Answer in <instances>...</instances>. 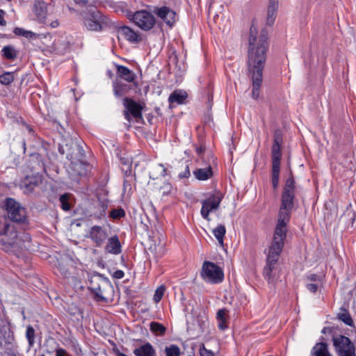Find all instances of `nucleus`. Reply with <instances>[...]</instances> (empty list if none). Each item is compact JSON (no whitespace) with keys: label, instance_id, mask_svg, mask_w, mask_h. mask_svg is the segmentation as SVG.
Instances as JSON below:
<instances>
[{"label":"nucleus","instance_id":"79ce46f5","mask_svg":"<svg viewBox=\"0 0 356 356\" xmlns=\"http://www.w3.org/2000/svg\"><path fill=\"white\" fill-rule=\"evenodd\" d=\"M319 284H321V283H309L307 284V289L312 293H316L318 289Z\"/></svg>","mask_w":356,"mask_h":356},{"label":"nucleus","instance_id":"423d86ee","mask_svg":"<svg viewBox=\"0 0 356 356\" xmlns=\"http://www.w3.org/2000/svg\"><path fill=\"white\" fill-rule=\"evenodd\" d=\"M89 288L98 300H105L107 299L106 291L111 289V285L107 278L98 274L91 277Z\"/></svg>","mask_w":356,"mask_h":356},{"label":"nucleus","instance_id":"9b49d317","mask_svg":"<svg viewBox=\"0 0 356 356\" xmlns=\"http://www.w3.org/2000/svg\"><path fill=\"white\" fill-rule=\"evenodd\" d=\"M283 142L282 133L280 129L275 131L273 134V144L272 146V167L280 168L282 157L281 146Z\"/></svg>","mask_w":356,"mask_h":356},{"label":"nucleus","instance_id":"4c0bfd02","mask_svg":"<svg viewBox=\"0 0 356 356\" xmlns=\"http://www.w3.org/2000/svg\"><path fill=\"white\" fill-rule=\"evenodd\" d=\"M68 198L69 195L67 194H63L60 197L59 200L61 203V207L64 211H68L70 209Z\"/></svg>","mask_w":356,"mask_h":356},{"label":"nucleus","instance_id":"f3484780","mask_svg":"<svg viewBox=\"0 0 356 356\" xmlns=\"http://www.w3.org/2000/svg\"><path fill=\"white\" fill-rule=\"evenodd\" d=\"M116 69L117 76L115 79H120L121 81L124 80L128 83L134 82L136 74L133 71L120 65H116Z\"/></svg>","mask_w":356,"mask_h":356},{"label":"nucleus","instance_id":"7ed1b4c3","mask_svg":"<svg viewBox=\"0 0 356 356\" xmlns=\"http://www.w3.org/2000/svg\"><path fill=\"white\" fill-rule=\"evenodd\" d=\"M121 11L126 14V16L132 20L138 27L144 31H149L155 24L154 16L147 10H139L132 13L126 8V4L120 3L117 5L116 12Z\"/></svg>","mask_w":356,"mask_h":356},{"label":"nucleus","instance_id":"5701e85b","mask_svg":"<svg viewBox=\"0 0 356 356\" xmlns=\"http://www.w3.org/2000/svg\"><path fill=\"white\" fill-rule=\"evenodd\" d=\"M119 33L132 42H138L140 40V36L135 31L127 26L122 27L119 30Z\"/></svg>","mask_w":356,"mask_h":356},{"label":"nucleus","instance_id":"c85d7f7f","mask_svg":"<svg viewBox=\"0 0 356 356\" xmlns=\"http://www.w3.org/2000/svg\"><path fill=\"white\" fill-rule=\"evenodd\" d=\"M214 236L217 239L219 245L222 247L224 245V236L226 233L225 227L222 225H218L212 231Z\"/></svg>","mask_w":356,"mask_h":356},{"label":"nucleus","instance_id":"13d9d810","mask_svg":"<svg viewBox=\"0 0 356 356\" xmlns=\"http://www.w3.org/2000/svg\"><path fill=\"white\" fill-rule=\"evenodd\" d=\"M63 273L64 274V275H65V277H67V273Z\"/></svg>","mask_w":356,"mask_h":356},{"label":"nucleus","instance_id":"b1692460","mask_svg":"<svg viewBox=\"0 0 356 356\" xmlns=\"http://www.w3.org/2000/svg\"><path fill=\"white\" fill-rule=\"evenodd\" d=\"M193 175L197 179L204 181L212 177V168L211 166H209L205 168H198L194 170Z\"/></svg>","mask_w":356,"mask_h":356},{"label":"nucleus","instance_id":"2f4dec72","mask_svg":"<svg viewBox=\"0 0 356 356\" xmlns=\"http://www.w3.org/2000/svg\"><path fill=\"white\" fill-rule=\"evenodd\" d=\"M152 172H150V178L155 179L158 176H165V168L162 164H159L155 165Z\"/></svg>","mask_w":356,"mask_h":356},{"label":"nucleus","instance_id":"a19ab883","mask_svg":"<svg viewBox=\"0 0 356 356\" xmlns=\"http://www.w3.org/2000/svg\"><path fill=\"white\" fill-rule=\"evenodd\" d=\"M200 356H214V353L211 350H208L202 345L200 348Z\"/></svg>","mask_w":356,"mask_h":356},{"label":"nucleus","instance_id":"c756f323","mask_svg":"<svg viewBox=\"0 0 356 356\" xmlns=\"http://www.w3.org/2000/svg\"><path fill=\"white\" fill-rule=\"evenodd\" d=\"M149 330L152 333L157 336H163L166 332V328L161 323L158 322H151Z\"/></svg>","mask_w":356,"mask_h":356},{"label":"nucleus","instance_id":"4be33fe9","mask_svg":"<svg viewBox=\"0 0 356 356\" xmlns=\"http://www.w3.org/2000/svg\"><path fill=\"white\" fill-rule=\"evenodd\" d=\"M134 353L136 356H154L155 350L149 343H146L136 348Z\"/></svg>","mask_w":356,"mask_h":356},{"label":"nucleus","instance_id":"bf43d9fd","mask_svg":"<svg viewBox=\"0 0 356 356\" xmlns=\"http://www.w3.org/2000/svg\"><path fill=\"white\" fill-rule=\"evenodd\" d=\"M6 1L10 2V1H11L12 0H6Z\"/></svg>","mask_w":356,"mask_h":356},{"label":"nucleus","instance_id":"4468645a","mask_svg":"<svg viewBox=\"0 0 356 356\" xmlns=\"http://www.w3.org/2000/svg\"><path fill=\"white\" fill-rule=\"evenodd\" d=\"M17 238V233L14 225L6 224L3 232H1V245L3 246L2 249L8 250L9 246H13L15 244Z\"/></svg>","mask_w":356,"mask_h":356},{"label":"nucleus","instance_id":"3c124183","mask_svg":"<svg viewBox=\"0 0 356 356\" xmlns=\"http://www.w3.org/2000/svg\"><path fill=\"white\" fill-rule=\"evenodd\" d=\"M59 23L57 20L54 21V22H52L51 23V26L53 27V28H56L58 26Z\"/></svg>","mask_w":356,"mask_h":356},{"label":"nucleus","instance_id":"9d476101","mask_svg":"<svg viewBox=\"0 0 356 356\" xmlns=\"http://www.w3.org/2000/svg\"><path fill=\"white\" fill-rule=\"evenodd\" d=\"M223 198V195L219 191L211 195L202 202L201 215L207 220L209 221V213L216 211Z\"/></svg>","mask_w":356,"mask_h":356},{"label":"nucleus","instance_id":"ea45409f","mask_svg":"<svg viewBox=\"0 0 356 356\" xmlns=\"http://www.w3.org/2000/svg\"><path fill=\"white\" fill-rule=\"evenodd\" d=\"M125 213L122 209H113L111 211L110 216L113 219L120 218L124 216Z\"/></svg>","mask_w":356,"mask_h":356},{"label":"nucleus","instance_id":"5fc2aeb1","mask_svg":"<svg viewBox=\"0 0 356 356\" xmlns=\"http://www.w3.org/2000/svg\"><path fill=\"white\" fill-rule=\"evenodd\" d=\"M47 352L49 354L53 353V350H51V349H49V350H47Z\"/></svg>","mask_w":356,"mask_h":356},{"label":"nucleus","instance_id":"393cba45","mask_svg":"<svg viewBox=\"0 0 356 356\" xmlns=\"http://www.w3.org/2000/svg\"><path fill=\"white\" fill-rule=\"evenodd\" d=\"M312 356H332L327 348L325 343H317L312 351Z\"/></svg>","mask_w":356,"mask_h":356},{"label":"nucleus","instance_id":"a878e982","mask_svg":"<svg viewBox=\"0 0 356 356\" xmlns=\"http://www.w3.org/2000/svg\"><path fill=\"white\" fill-rule=\"evenodd\" d=\"M1 51L3 52V57L10 60H15L19 54V51L13 45L3 47Z\"/></svg>","mask_w":356,"mask_h":356},{"label":"nucleus","instance_id":"aec40b11","mask_svg":"<svg viewBox=\"0 0 356 356\" xmlns=\"http://www.w3.org/2000/svg\"><path fill=\"white\" fill-rule=\"evenodd\" d=\"M33 12L39 21L42 23H45L47 17V6L42 0L35 1Z\"/></svg>","mask_w":356,"mask_h":356},{"label":"nucleus","instance_id":"7c9ffc66","mask_svg":"<svg viewBox=\"0 0 356 356\" xmlns=\"http://www.w3.org/2000/svg\"><path fill=\"white\" fill-rule=\"evenodd\" d=\"M338 318L348 325H353V321L348 310L341 308L340 312L338 314Z\"/></svg>","mask_w":356,"mask_h":356},{"label":"nucleus","instance_id":"bb28decb","mask_svg":"<svg viewBox=\"0 0 356 356\" xmlns=\"http://www.w3.org/2000/svg\"><path fill=\"white\" fill-rule=\"evenodd\" d=\"M187 94L182 90H175L169 97V102L170 103H177L178 104H182L186 99Z\"/></svg>","mask_w":356,"mask_h":356},{"label":"nucleus","instance_id":"ddd939ff","mask_svg":"<svg viewBox=\"0 0 356 356\" xmlns=\"http://www.w3.org/2000/svg\"><path fill=\"white\" fill-rule=\"evenodd\" d=\"M123 104L126 108L124 115L128 121H130V115L136 120L142 118L143 106L140 104L128 97L124 99Z\"/></svg>","mask_w":356,"mask_h":356},{"label":"nucleus","instance_id":"a211bd4d","mask_svg":"<svg viewBox=\"0 0 356 356\" xmlns=\"http://www.w3.org/2000/svg\"><path fill=\"white\" fill-rule=\"evenodd\" d=\"M107 239L108 242L104 248L105 252L113 254H120L121 252V244L118 236L108 237Z\"/></svg>","mask_w":356,"mask_h":356},{"label":"nucleus","instance_id":"de8ad7c7","mask_svg":"<svg viewBox=\"0 0 356 356\" xmlns=\"http://www.w3.org/2000/svg\"><path fill=\"white\" fill-rule=\"evenodd\" d=\"M24 32H25V30L23 29H21V28H15V30H14V33L16 35H18L24 36Z\"/></svg>","mask_w":356,"mask_h":356},{"label":"nucleus","instance_id":"473e14b6","mask_svg":"<svg viewBox=\"0 0 356 356\" xmlns=\"http://www.w3.org/2000/svg\"><path fill=\"white\" fill-rule=\"evenodd\" d=\"M166 356H179L180 349L177 345H170L165 348Z\"/></svg>","mask_w":356,"mask_h":356},{"label":"nucleus","instance_id":"49530a36","mask_svg":"<svg viewBox=\"0 0 356 356\" xmlns=\"http://www.w3.org/2000/svg\"><path fill=\"white\" fill-rule=\"evenodd\" d=\"M124 276V273L121 270H118L114 272L113 273V277L116 279H122Z\"/></svg>","mask_w":356,"mask_h":356},{"label":"nucleus","instance_id":"6e6d98bb","mask_svg":"<svg viewBox=\"0 0 356 356\" xmlns=\"http://www.w3.org/2000/svg\"><path fill=\"white\" fill-rule=\"evenodd\" d=\"M47 352L49 354L53 353V350H51V349H49V350H47Z\"/></svg>","mask_w":356,"mask_h":356},{"label":"nucleus","instance_id":"dca6fc26","mask_svg":"<svg viewBox=\"0 0 356 356\" xmlns=\"http://www.w3.org/2000/svg\"><path fill=\"white\" fill-rule=\"evenodd\" d=\"M154 13L170 26H172L176 22V13L167 6L156 8Z\"/></svg>","mask_w":356,"mask_h":356},{"label":"nucleus","instance_id":"20e7f679","mask_svg":"<svg viewBox=\"0 0 356 356\" xmlns=\"http://www.w3.org/2000/svg\"><path fill=\"white\" fill-rule=\"evenodd\" d=\"M110 23L109 18L97 10H89L83 15V24L90 31H101Z\"/></svg>","mask_w":356,"mask_h":356},{"label":"nucleus","instance_id":"4d7b16f0","mask_svg":"<svg viewBox=\"0 0 356 356\" xmlns=\"http://www.w3.org/2000/svg\"><path fill=\"white\" fill-rule=\"evenodd\" d=\"M325 330H326V328L325 327V328H323V331H322V332H323V333H325Z\"/></svg>","mask_w":356,"mask_h":356},{"label":"nucleus","instance_id":"58836bf2","mask_svg":"<svg viewBox=\"0 0 356 356\" xmlns=\"http://www.w3.org/2000/svg\"><path fill=\"white\" fill-rule=\"evenodd\" d=\"M165 291V288L164 286H160L156 289L155 293L154 295V300L155 301V302H159L161 300Z\"/></svg>","mask_w":356,"mask_h":356},{"label":"nucleus","instance_id":"6ab92c4d","mask_svg":"<svg viewBox=\"0 0 356 356\" xmlns=\"http://www.w3.org/2000/svg\"><path fill=\"white\" fill-rule=\"evenodd\" d=\"M113 88L114 95L116 97H120L127 94L131 87L128 83H123L122 81L115 79L113 82Z\"/></svg>","mask_w":356,"mask_h":356},{"label":"nucleus","instance_id":"cd10ccee","mask_svg":"<svg viewBox=\"0 0 356 356\" xmlns=\"http://www.w3.org/2000/svg\"><path fill=\"white\" fill-rule=\"evenodd\" d=\"M227 310L225 309H219L216 314V318L218 320V326L219 329L223 330L227 327Z\"/></svg>","mask_w":356,"mask_h":356},{"label":"nucleus","instance_id":"6e6552de","mask_svg":"<svg viewBox=\"0 0 356 356\" xmlns=\"http://www.w3.org/2000/svg\"><path fill=\"white\" fill-rule=\"evenodd\" d=\"M333 345L338 356H356L355 345L345 336L334 337Z\"/></svg>","mask_w":356,"mask_h":356},{"label":"nucleus","instance_id":"39448f33","mask_svg":"<svg viewBox=\"0 0 356 356\" xmlns=\"http://www.w3.org/2000/svg\"><path fill=\"white\" fill-rule=\"evenodd\" d=\"M5 209L8 217L13 222L26 223L27 221V213L26 209L15 199L8 197L5 200Z\"/></svg>","mask_w":356,"mask_h":356},{"label":"nucleus","instance_id":"0eeeda50","mask_svg":"<svg viewBox=\"0 0 356 356\" xmlns=\"http://www.w3.org/2000/svg\"><path fill=\"white\" fill-rule=\"evenodd\" d=\"M202 276L205 281L212 284L220 283L224 279V273L221 268L211 261L204 262Z\"/></svg>","mask_w":356,"mask_h":356},{"label":"nucleus","instance_id":"052dcab7","mask_svg":"<svg viewBox=\"0 0 356 356\" xmlns=\"http://www.w3.org/2000/svg\"><path fill=\"white\" fill-rule=\"evenodd\" d=\"M40 356H45V355H40Z\"/></svg>","mask_w":356,"mask_h":356},{"label":"nucleus","instance_id":"f257e3e1","mask_svg":"<svg viewBox=\"0 0 356 356\" xmlns=\"http://www.w3.org/2000/svg\"><path fill=\"white\" fill-rule=\"evenodd\" d=\"M294 197L295 181L293 177H291L286 179L284 185L277 222L273 241L267 254L266 264L264 268V275L268 282H273L274 279L278 275L277 261L286 239L287 224L290 220Z\"/></svg>","mask_w":356,"mask_h":356},{"label":"nucleus","instance_id":"864d4df0","mask_svg":"<svg viewBox=\"0 0 356 356\" xmlns=\"http://www.w3.org/2000/svg\"><path fill=\"white\" fill-rule=\"evenodd\" d=\"M202 151H203V149H202V147H197V148L196 149V152H197V153L198 154H200L202 152Z\"/></svg>","mask_w":356,"mask_h":356},{"label":"nucleus","instance_id":"c03bdc74","mask_svg":"<svg viewBox=\"0 0 356 356\" xmlns=\"http://www.w3.org/2000/svg\"><path fill=\"white\" fill-rule=\"evenodd\" d=\"M191 175L188 165H186L185 169L183 172L179 174V178H188Z\"/></svg>","mask_w":356,"mask_h":356},{"label":"nucleus","instance_id":"e433bc0d","mask_svg":"<svg viewBox=\"0 0 356 356\" xmlns=\"http://www.w3.org/2000/svg\"><path fill=\"white\" fill-rule=\"evenodd\" d=\"M197 320L200 331L204 332L209 323L208 318L204 315H198Z\"/></svg>","mask_w":356,"mask_h":356},{"label":"nucleus","instance_id":"f704fd0d","mask_svg":"<svg viewBox=\"0 0 356 356\" xmlns=\"http://www.w3.org/2000/svg\"><path fill=\"white\" fill-rule=\"evenodd\" d=\"M280 168L272 167V184L276 188L279 184V175Z\"/></svg>","mask_w":356,"mask_h":356},{"label":"nucleus","instance_id":"72a5a7b5","mask_svg":"<svg viewBox=\"0 0 356 356\" xmlns=\"http://www.w3.org/2000/svg\"><path fill=\"white\" fill-rule=\"evenodd\" d=\"M15 79V72H4L1 74V84L9 85Z\"/></svg>","mask_w":356,"mask_h":356},{"label":"nucleus","instance_id":"1a4fd4ad","mask_svg":"<svg viewBox=\"0 0 356 356\" xmlns=\"http://www.w3.org/2000/svg\"><path fill=\"white\" fill-rule=\"evenodd\" d=\"M3 340L4 341L5 356H19L15 340L13 331L10 323L3 325Z\"/></svg>","mask_w":356,"mask_h":356},{"label":"nucleus","instance_id":"8fccbe9b","mask_svg":"<svg viewBox=\"0 0 356 356\" xmlns=\"http://www.w3.org/2000/svg\"><path fill=\"white\" fill-rule=\"evenodd\" d=\"M74 1L77 4L84 5L88 2V0H74Z\"/></svg>","mask_w":356,"mask_h":356},{"label":"nucleus","instance_id":"2eb2a0df","mask_svg":"<svg viewBox=\"0 0 356 356\" xmlns=\"http://www.w3.org/2000/svg\"><path fill=\"white\" fill-rule=\"evenodd\" d=\"M88 165L79 160L77 161H72L70 164L67 172L72 179L76 180L78 177L86 175Z\"/></svg>","mask_w":356,"mask_h":356},{"label":"nucleus","instance_id":"f03ea898","mask_svg":"<svg viewBox=\"0 0 356 356\" xmlns=\"http://www.w3.org/2000/svg\"><path fill=\"white\" fill-rule=\"evenodd\" d=\"M257 34V28L252 24L250 30L248 65L249 72L252 74V97L254 99L259 97L263 69L268 49L267 31L262 29L259 35Z\"/></svg>","mask_w":356,"mask_h":356},{"label":"nucleus","instance_id":"f8f14e48","mask_svg":"<svg viewBox=\"0 0 356 356\" xmlns=\"http://www.w3.org/2000/svg\"><path fill=\"white\" fill-rule=\"evenodd\" d=\"M87 236L91 239L96 247H101L107 240L108 233L106 228L95 225L90 229Z\"/></svg>","mask_w":356,"mask_h":356},{"label":"nucleus","instance_id":"09e8293b","mask_svg":"<svg viewBox=\"0 0 356 356\" xmlns=\"http://www.w3.org/2000/svg\"><path fill=\"white\" fill-rule=\"evenodd\" d=\"M35 35V34L34 33H33L32 31L25 30L24 35L25 38H32Z\"/></svg>","mask_w":356,"mask_h":356},{"label":"nucleus","instance_id":"c9c22d12","mask_svg":"<svg viewBox=\"0 0 356 356\" xmlns=\"http://www.w3.org/2000/svg\"><path fill=\"white\" fill-rule=\"evenodd\" d=\"M26 337L29 341V345L30 347H32L34 344V338H35V330L33 327L28 326L26 331Z\"/></svg>","mask_w":356,"mask_h":356},{"label":"nucleus","instance_id":"412c9836","mask_svg":"<svg viewBox=\"0 0 356 356\" xmlns=\"http://www.w3.org/2000/svg\"><path fill=\"white\" fill-rule=\"evenodd\" d=\"M279 6V0H270L267 8L266 23L268 25H272L276 18L277 12Z\"/></svg>","mask_w":356,"mask_h":356},{"label":"nucleus","instance_id":"603ef678","mask_svg":"<svg viewBox=\"0 0 356 356\" xmlns=\"http://www.w3.org/2000/svg\"><path fill=\"white\" fill-rule=\"evenodd\" d=\"M4 14V12L3 10H1V15ZM6 21L3 19V17H1V26H5L6 25Z\"/></svg>","mask_w":356,"mask_h":356},{"label":"nucleus","instance_id":"a18cd8bd","mask_svg":"<svg viewBox=\"0 0 356 356\" xmlns=\"http://www.w3.org/2000/svg\"><path fill=\"white\" fill-rule=\"evenodd\" d=\"M56 356H70V355L65 349L59 348L56 349Z\"/></svg>","mask_w":356,"mask_h":356},{"label":"nucleus","instance_id":"37998d69","mask_svg":"<svg viewBox=\"0 0 356 356\" xmlns=\"http://www.w3.org/2000/svg\"><path fill=\"white\" fill-rule=\"evenodd\" d=\"M307 279L314 283H321V277L315 274H312L307 277Z\"/></svg>","mask_w":356,"mask_h":356}]
</instances>
